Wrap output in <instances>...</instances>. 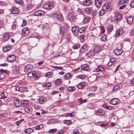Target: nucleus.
Instances as JSON below:
<instances>
[{"instance_id":"nucleus-1","label":"nucleus","mask_w":134,"mask_h":134,"mask_svg":"<svg viewBox=\"0 0 134 134\" xmlns=\"http://www.w3.org/2000/svg\"><path fill=\"white\" fill-rule=\"evenodd\" d=\"M76 16L75 14L73 12H69L68 15V19L70 21H72L76 18Z\"/></svg>"},{"instance_id":"nucleus-2","label":"nucleus","mask_w":134,"mask_h":134,"mask_svg":"<svg viewBox=\"0 0 134 134\" xmlns=\"http://www.w3.org/2000/svg\"><path fill=\"white\" fill-rule=\"evenodd\" d=\"M71 30L74 35L77 36L79 35V29L78 27L77 26H73L71 29Z\"/></svg>"},{"instance_id":"nucleus-3","label":"nucleus","mask_w":134,"mask_h":134,"mask_svg":"<svg viewBox=\"0 0 134 134\" xmlns=\"http://www.w3.org/2000/svg\"><path fill=\"white\" fill-rule=\"evenodd\" d=\"M53 18H56L59 21H62L63 19V15L61 13L53 14Z\"/></svg>"},{"instance_id":"nucleus-4","label":"nucleus","mask_w":134,"mask_h":134,"mask_svg":"<svg viewBox=\"0 0 134 134\" xmlns=\"http://www.w3.org/2000/svg\"><path fill=\"white\" fill-rule=\"evenodd\" d=\"M43 7L46 9H50L53 7V4L51 2L45 3L43 5Z\"/></svg>"},{"instance_id":"nucleus-5","label":"nucleus","mask_w":134,"mask_h":134,"mask_svg":"<svg viewBox=\"0 0 134 134\" xmlns=\"http://www.w3.org/2000/svg\"><path fill=\"white\" fill-rule=\"evenodd\" d=\"M110 3L109 2H105L104 4V5L103 6L102 9L105 11L109 9L110 6Z\"/></svg>"},{"instance_id":"nucleus-6","label":"nucleus","mask_w":134,"mask_h":134,"mask_svg":"<svg viewBox=\"0 0 134 134\" xmlns=\"http://www.w3.org/2000/svg\"><path fill=\"white\" fill-rule=\"evenodd\" d=\"M120 101L118 99L114 98L112 99L110 101V104L113 105H116L119 104Z\"/></svg>"},{"instance_id":"nucleus-7","label":"nucleus","mask_w":134,"mask_h":134,"mask_svg":"<svg viewBox=\"0 0 134 134\" xmlns=\"http://www.w3.org/2000/svg\"><path fill=\"white\" fill-rule=\"evenodd\" d=\"M16 59L15 56L13 55H10L7 57L8 61L10 62H12L14 61Z\"/></svg>"},{"instance_id":"nucleus-8","label":"nucleus","mask_w":134,"mask_h":134,"mask_svg":"<svg viewBox=\"0 0 134 134\" xmlns=\"http://www.w3.org/2000/svg\"><path fill=\"white\" fill-rule=\"evenodd\" d=\"M95 53L93 49H91L86 53V55L88 57L90 58L94 56Z\"/></svg>"},{"instance_id":"nucleus-9","label":"nucleus","mask_w":134,"mask_h":134,"mask_svg":"<svg viewBox=\"0 0 134 134\" xmlns=\"http://www.w3.org/2000/svg\"><path fill=\"white\" fill-rule=\"evenodd\" d=\"M10 37V34L9 32H6L4 34L3 36V39L5 41L8 40Z\"/></svg>"},{"instance_id":"nucleus-10","label":"nucleus","mask_w":134,"mask_h":134,"mask_svg":"<svg viewBox=\"0 0 134 134\" xmlns=\"http://www.w3.org/2000/svg\"><path fill=\"white\" fill-rule=\"evenodd\" d=\"M66 31L67 30L65 27L63 26L60 27V34L63 35V36L65 35Z\"/></svg>"},{"instance_id":"nucleus-11","label":"nucleus","mask_w":134,"mask_h":134,"mask_svg":"<svg viewBox=\"0 0 134 134\" xmlns=\"http://www.w3.org/2000/svg\"><path fill=\"white\" fill-rule=\"evenodd\" d=\"M47 100V98L44 96L42 97L39 98L38 101V103L40 104H42L44 102L46 101Z\"/></svg>"},{"instance_id":"nucleus-12","label":"nucleus","mask_w":134,"mask_h":134,"mask_svg":"<svg viewBox=\"0 0 134 134\" xmlns=\"http://www.w3.org/2000/svg\"><path fill=\"white\" fill-rule=\"evenodd\" d=\"M29 33V30L27 28H24L22 30V34L25 36H27Z\"/></svg>"},{"instance_id":"nucleus-13","label":"nucleus","mask_w":134,"mask_h":134,"mask_svg":"<svg viewBox=\"0 0 134 134\" xmlns=\"http://www.w3.org/2000/svg\"><path fill=\"white\" fill-rule=\"evenodd\" d=\"M114 19L117 21L119 20L122 17V15L119 13H115L114 15Z\"/></svg>"},{"instance_id":"nucleus-14","label":"nucleus","mask_w":134,"mask_h":134,"mask_svg":"<svg viewBox=\"0 0 134 134\" xmlns=\"http://www.w3.org/2000/svg\"><path fill=\"white\" fill-rule=\"evenodd\" d=\"M14 102L15 105L16 107H19L21 105V102L19 101L18 99L16 98L14 99Z\"/></svg>"},{"instance_id":"nucleus-15","label":"nucleus","mask_w":134,"mask_h":134,"mask_svg":"<svg viewBox=\"0 0 134 134\" xmlns=\"http://www.w3.org/2000/svg\"><path fill=\"white\" fill-rule=\"evenodd\" d=\"M123 51L122 49H119L116 48L114 51V53L115 54L118 55H119L123 52Z\"/></svg>"},{"instance_id":"nucleus-16","label":"nucleus","mask_w":134,"mask_h":134,"mask_svg":"<svg viewBox=\"0 0 134 134\" xmlns=\"http://www.w3.org/2000/svg\"><path fill=\"white\" fill-rule=\"evenodd\" d=\"M94 2L95 5L97 7H99L102 5V0H94Z\"/></svg>"},{"instance_id":"nucleus-17","label":"nucleus","mask_w":134,"mask_h":134,"mask_svg":"<svg viewBox=\"0 0 134 134\" xmlns=\"http://www.w3.org/2000/svg\"><path fill=\"white\" fill-rule=\"evenodd\" d=\"M44 12L43 11L40 10L35 12L34 13L35 15L37 16H41L43 14Z\"/></svg>"},{"instance_id":"nucleus-18","label":"nucleus","mask_w":134,"mask_h":134,"mask_svg":"<svg viewBox=\"0 0 134 134\" xmlns=\"http://www.w3.org/2000/svg\"><path fill=\"white\" fill-rule=\"evenodd\" d=\"M88 49V47L87 45H84L81 48L80 51L81 52H86Z\"/></svg>"},{"instance_id":"nucleus-19","label":"nucleus","mask_w":134,"mask_h":134,"mask_svg":"<svg viewBox=\"0 0 134 134\" xmlns=\"http://www.w3.org/2000/svg\"><path fill=\"white\" fill-rule=\"evenodd\" d=\"M33 68V65L31 64H29L27 65L25 67L24 71L25 72H27V71L29 70H31Z\"/></svg>"},{"instance_id":"nucleus-20","label":"nucleus","mask_w":134,"mask_h":134,"mask_svg":"<svg viewBox=\"0 0 134 134\" xmlns=\"http://www.w3.org/2000/svg\"><path fill=\"white\" fill-rule=\"evenodd\" d=\"M116 60V59L115 58H112L111 59H110L109 62L108 63V65L110 66L112 64H115Z\"/></svg>"},{"instance_id":"nucleus-21","label":"nucleus","mask_w":134,"mask_h":134,"mask_svg":"<svg viewBox=\"0 0 134 134\" xmlns=\"http://www.w3.org/2000/svg\"><path fill=\"white\" fill-rule=\"evenodd\" d=\"M72 75L70 73H68L65 74L64 76V77L65 79H71L72 76Z\"/></svg>"},{"instance_id":"nucleus-22","label":"nucleus","mask_w":134,"mask_h":134,"mask_svg":"<svg viewBox=\"0 0 134 134\" xmlns=\"http://www.w3.org/2000/svg\"><path fill=\"white\" fill-rule=\"evenodd\" d=\"M95 53H97L101 51V48L99 46H95L93 49Z\"/></svg>"},{"instance_id":"nucleus-23","label":"nucleus","mask_w":134,"mask_h":134,"mask_svg":"<svg viewBox=\"0 0 134 134\" xmlns=\"http://www.w3.org/2000/svg\"><path fill=\"white\" fill-rule=\"evenodd\" d=\"M11 12L13 14H17L18 13L19 11L17 8L13 7L11 9Z\"/></svg>"},{"instance_id":"nucleus-24","label":"nucleus","mask_w":134,"mask_h":134,"mask_svg":"<svg viewBox=\"0 0 134 134\" xmlns=\"http://www.w3.org/2000/svg\"><path fill=\"white\" fill-rule=\"evenodd\" d=\"M82 70L84 71H88L89 69V68L87 64H84L81 65V67Z\"/></svg>"},{"instance_id":"nucleus-25","label":"nucleus","mask_w":134,"mask_h":134,"mask_svg":"<svg viewBox=\"0 0 134 134\" xmlns=\"http://www.w3.org/2000/svg\"><path fill=\"white\" fill-rule=\"evenodd\" d=\"M123 31L121 29H118L116 31L115 35L117 37L119 36V35L123 33Z\"/></svg>"},{"instance_id":"nucleus-26","label":"nucleus","mask_w":134,"mask_h":134,"mask_svg":"<svg viewBox=\"0 0 134 134\" xmlns=\"http://www.w3.org/2000/svg\"><path fill=\"white\" fill-rule=\"evenodd\" d=\"M21 105L22 107H24L27 106L28 104V102L26 100H23L21 102Z\"/></svg>"},{"instance_id":"nucleus-27","label":"nucleus","mask_w":134,"mask_h":134,"mask_svg":"<svg viewBox=\"0 0 134 134\" xmlns=\"http://www.w3.org/2000/svg\"><path fill=\"white\" fill-rule=\"evenodd\" d=\"M96 113L99 115H102L104 114V112L103 110L102 109H100L97 110L96 112Z\"/></svg>"},{"instance_id":"nucleus-28","label":"nucleus","mask_w":134,"mask_h":134,"mask_svg":"<svg viewBox=\"0 0 134 134\" xmlns=\"http://www.w3.org/2000/svg\"><path fill=\"white\" fill-rule=\"evenodd\" d=\"M91 3L90 0H85L83 2V4L85 6H88L90 5Z\"/></svg>"},{"instance_id":"nucleus-29","label":"nucleus","mask_w":134,"mask_h":134,"mask_svg":"<svg viewBox=\"0 0 134 134\" xmlns=\"http://www.w3.org/2000/svg\"><path fill=\"white\" fill-rule=\"evenodd\" d=\"M90 17L87 16L84 18L83 21V22L84 23H88L91 20Z\"/></svg>"},{"instance_id":"nucleus-30","label":"nucleus","mask_w":134,"mask_h":134,"mask_svg":"<svg viewBox=\"0 0 134 134\" xmlns=\"http://www.w3.org/2000/svg\"><path fill=\"white\" fill-rule=\"evenodd\" d=\"M133 21V17L131 16H129L127 19V22L129 24L132 23Z\"/></svg>"},{"instance_id":"nucleus-31","label":"nucleus","mask_w":134,"mask_h":134,"mask_svg":"<svg viewBox=\"0 0 134 134\" xmlns=\"http://www.w3.org/2000/svg\"><path fill=\"white\" fill-rule=\"evenodd\" d=\"M33 130L32 129L28 128L25 130L24 132L26 133L29 134L33 132Z\"/></svg>"},{"instance_id":"nucleus-32","label":"nucleus","mask_w":134,"mask_h":134,"mask_svg":"<svg viewBox=\"0 0 134 134\" xmlns=\"http://www.w3.org/2000/svg\"><path fill=\"white\" fill-rule=\"evenodd\" d=\"M13 69L14 71H15L16 73H18L20 70V68L18 66H14L13 67Z\"/></svg>"},{"instance_id":"nucleus-33","label":"nucleus","mask_w":134,"mask_h":134,"mask_svg":"<svg viewBox=\"0 0 134 134\" xmlns=\"http://www.w3.org/2000/svg\"><path fill=\"white\" fill-rule=\"evenodd\" d=\"M120 88V87L119 86L116 85L114 86L112 90V92H114L117 90H119Z\"/></svg>"},{"instance_id":"nucleus-34","label":"nucleus","mask_w":134,"mask_h":134,"mask_svg":"<svg viewBox=\"0 0 134 134\" xmlns=\"http://www.w3.org/2000/svg\"><path fill=\"white\" fill-rule=\"evenodd\" d=\"M80 47V44L79 43H74L72 46V47L74 49L79 48Z\"/></svg>"},{"instance_id":"nucleus-35","label":"nucleus","mask_w":134,"mask_h":134,"mask_svg":"<svg viewBox=\"0 0 134 134\" xmlns=\"http://www.w3.org/2000/svg\"><path fill=\"white\" fill-rule=\"evenodd\" d=\"M36 73V72L35 71L30 72L28 73V76L29 77H32L34 76Z\"/></svg>"},{"instance_id":"nucleus-36","label":"nucleus","mask_w":134,"mask_h":134,"mask_svg":"<svg viewBox=\"0 0 134 134\" xmlns=\"http://www.w3.org/2000/svg\"><path fill=\"white\" fill-rule=\"evenodd\" d=\"M104 70V68L102 66L100 65L98 66L97 68L96 69V71L97 72L100 71H102Z\"/></svg>"},{"instance_id":"nucleus-37","label":"nucleus","mask_w":134,"mask_h":134,"mask_svg":"<svg viewBox=\"0 0 134 134\" xmlns=\"http://www.w3.org/2000/svg\"><path fill=\"white\" fill-rule=\"evenodd\" d=\"M86 30V28L84 27H82L79 29V34L84 32Z\"/></svg>"},{"instance_id":"nucleus-38","label":"nucleus","mask_w":134,"mask_h":134,"mask_svg":"<svg viewBox=\"0 0 134 134\" xmlns=\"http://www.w3.org/2000/svg\"><path fill=\"white\" fill-rule=\"evenodd\" d=\"M10 48V45L7 46L5 47H3V50L4 52H6L9 51Z\"/></svg>"},{"instance_id":"nucleus-39","label":"nucleus","mask_w":134,"mask_h":134,"mask_svg":"<svg viewBox=\"0 0 134 134\" xmlns=\"http://www.w3.org/2000/svg\"><path fill=\"white\" fill-rule=\"evenodd\" d=\"M84 83L83 82H81L79 83L77 85V88L79 89H81L84 86Z\"/></svg>"},{"instance_id":"nucleus-40","label":"nucleus","mask_w":134,"mask_h":134,"mask_svg":"<svg viewBox=\"0 0 134 134\" xmlns=\"http://www.w3.org/2000/svg\"><path fill=\"white\" fill-rule=\"evenodd\" d=\"M113 26L111 25H109L108 26L107 28V31L108 32L110 33L113 30Z\"/></svg>"},{"instance_id":"nucleus-41","label":"nucleus","mask_w":134,"mask_h":134,"mask_svg":"<svg viewBox=\"0 0 134 134\" xmlns=\"http://www.w3.org/2000/svg\"><path fill=\"white\" fill-rule=\"evenodd\" d=\"M24 110L26 112L29 113L32 111V109L31 107H26L24 109Z\"/></svg>"},{"instance_id":"nucleus-42","label":"nucleus","mask_w":134,"mask_h":134,"mask_svg":"<svg viewBox=\"0 0 134 134\" xmlns=\"http://www.w3.org/2000/svg\"><path fill=\"white\" fill-rule=\"evenodd\" d=\"M43 126L42 124H40L36 126L35 127V129L36 130H39L43 128Z\"/></svg>"},{"instance_id":"nucleus-43","label":"nucleus","mask_w":134,"mask_h":134,"mask_svg":"<svg viewBox=\"0 0 134 134\" xmlns=\"http://www.w3.org/2000/svg\"><path fill=\"white\" fill-rule=\"evenodd\" d=\"M78 101L81 104L83 103H86L87 102V100L86 99L83 100L81 98L78 99H77Z\"/></svg>"},{"instance_id":"nucleus-44","label":"nucleus","mask_w":134,"mask_h":134,"mask_svg":"<svg viewBox=\"0 0 134 134\" xmlns=\"http://www.w3.org/2000/svg\"><path fill=\"white\" fill-rule=\"evenodd\" d=\"M75 89V88L73 86H69L68 88V90L69 92H73Z\"/></svg>"},{"instance_id":"nucleus-45","label":"nucleus","mask_w":134,"mask_h":134,"mask_svg":"<svg viewBox=\"0 0 134 134\" xmlns=\"http://www.w3.org/2000/svg\"><path fill=\"white\" fill-rule=\"evenodd\" d=\"M25 8L27 11L30 10L32 8L31 4H26Z\"/></svg>"},{"instance_id":"nucleus-46","label":"nucleus","mask_w":134,"mask_h":134,"mask_svg":"<svg viewBox=\"0 0 134 134\" xmlns=\"http://www.w3.org/2000/svg\"><path fill=\"white\" fill-rule=\"evenodd\" d=\"M61 83V79H57L55 81V83L56 85H58Z\"/></svg>"},{"instance_id":"nucleus-47","label":"nucleus","mask_w":134,"mask_h":134,"mask_svg":"<svg viewBox=\"0 0 134 134\" xmlns=\"http://www.w3.org/2000/svg\"><path fill=\"white\" fill-rule=\"evenodd\" d=\"M86 77V76L85 75H80L77 76V77L78 78L81 79H85Z\"/></svg>"},{"instance_id":"nucleus-48","label":"nucleus","mask_w":134,"mask_h":134,"mask_svg":"<svg viewBox=\"0 0 134 134\" xmlns=\"http://www.w3.org/2000/svg\"><path fill=\"white\" fill-rule=\"evenodd\" d=\"M20 92H23L25 91H26L27 90V87H20Z\"/></svg>"},{"instance_id":"nucleus-49","label":"nucleus","mask_w":134,"mask_h":134,"mask_svg":"<svg viewBox=\"0 0 134 134\" xmlns=\"http://www.w3.org/2000/svg\"><path fill=\"white\" fill-rule=\"evenodd\" d=\"M51 67L52 68L56 69L59 70H63V68L61 66H51Z\"/></svg>"},{"instance_id":"nucleus-50","label":"nucleus","mask_w":134,"mask_h":134,"mask_svg":"<svg viewBox=\"0 0 134 134\" xmlns=\"http://www.w3.org/2000/svg\"><path fill=\"white\" fill-rule=\"evenodd\" d=\"M64 129H62L59 130L57 132V133L58 134H62L64 132Z\"/></svg>"},{"instance_id":"nucleus-51","label":"nucleus","mask_w":134,"mask_h":134,"mask_svg":"<svg viewBox=\"0 0 134 134\" xmlns=\"http://www.w3.org/2000/svg\"><path fill=\"white\" fill-rule=\"evenodd\" d=\"M127 0H120L119 2V5H122L127 2Z\"/></svg>"},{"instance_id":"nucleus-52","label":"nucleus","mask_w":134,"mask_h":134,"mask_svg":"<svg viewBox=\"0 0 134 134\" xmlns=\"http://www.w3.org/2000/svg\"><path fill=\"white\" fill-rule=\"evenodd\" d=\"M71 121L70 120H65L64 121V123L68 125H70L71 123Z\"/></svg>"},{"instance_id":"nucleus-53","label":"nucleus","mask_w":134,"mask_h":134,"mask_svg":"<svg viewBox=\"0 0 134 134\" xmlns=\"http://www.w3.org/2000/svg\"><path fill=\"white\" fill-rule=\"evenodd\" d=\"M106 37L105 35H104L101 38V41H106Z\"/></svg>"},{"instance_id":"nucleus-54","label":"nucleus","mask_w":134,"mask_h":134,"mask_svg":"<svg viewBox=\"0 0 134 134\" xmlns=\"http://www.w3.org/2000/svg\"><path fill=\"white\" fill-rule=\"evenodd\" d=\"M57 130L56 129H54L49 130V132L50 133H53L57 131Z\"/></svg>"},{"instance_id":"nucleus-55","label":"nucleus","mask_w":134,"mask_h":134,"mask_svg":"<svg viewBox=\"0 0 134 134\" xmlns=\"http://www.w3.org/2000/svg\"><path fill=\"white\" fill-rule=\"evenodd\" d=\"M52 72H48L46 73V76H47L48 77H49L52 76Z\"/></svg>"},{"instance_id":"nucleus-56","label":"nucleus","mask_w":134,"mask_h":134,"mask_svg":"<svg viewBox=\"0 0 134 134\" xmlns=\"http://www.w3.org/2000/svg\"><path fill=\"white\" fill-rule=\"evenodd\" d=\"M100 29L101 33L103 34L105 31L104 28L103 26H101L100 27Z\"/></svg>"},{"instance_id":"nucleus-57","label":"nucleus","mask_w":134,"mask_h":134,"mask_svg":"<svg viewBox=\"0 0 134 134\" xmlns=\"http://www.w3.org/2000/svg\"><path fill=\"white\" fill-rule=\"evenodd\" d=\"M51 85V83L50 82H47L44 85V87H49Z\"/></svg>"},{"instance_id":"nucleus-58","label":"nucleus","mask_w":134,"mask_h":134,"mask_svg":"<svg viewBox=\"0 0 134 134\" xmlns=\"http://www.w3.org/2000/svg\"><path fill=\"white\" fill-rule=\"evenodd\" d=\"M66 116H67L73 117L74 116V115L72 114V113H68L67 114Z\"/></svg>"},{"instance_id":"nucleus-59","label":"nucleus","mask_w":134,"mask_h":134,"mask_svg":"<svg viewBox=\"0 0 134 134\" xmlns=\"http://www.w3.org/2000/svg\"><path fill=\"white\" fill-rule=\"evenodd\" d=\"M27 22L24 20H23V23L21 25L22 26H24L27 24Z\"/></svg>"},{"instance_id":"nucleus-60","label":"nucleus","mask_w":134,"mask_h":134,"mask_svg":"<svg viewBox=\"0 0 134 134\" xmlns=\"http://www.w3.org/2000/svg\"><path fill=\"white\" fill-rule=\"evenodd\" d=\"M104 13V12L103 10H101L99 12V14L100 15H102Z\"/></svg>"},{"instance_id":"nucleus-61","label":"nucleus","mask_w":134,"mask_h":134,"mask_svg":"<svg viewBox=\"0 0 134 134\" xmlns=\"http://www.w3.org/2000/svg\"><path fill=\"white\" fill-rule=\"evenodd\" d=\"M130 6L131 8H134V0L130 3Z\"/></svg>"},{"instance_id":"nucleus-62","label":"nucleus","mask_w":134,"mask_h":134,"mask_svg":"<svg viewBox=\"0 0 134 134\" xmlns=\"http://www.w3.org/2000/svg\"><path fill=\"white\" fill-rule=\"evenodd\" d=\"M108 124V123H102L101 124V126L102 127H105L106 126H107Z\"/></svg>"},{"instance_id":"nucleus-63","label":"nucleus","mask_w":134,"mask_h":134,"mask_svg":"<svg viewBox=\"0 0 134 134\" xmlns=\"http://www.w3.org/2000/svg\"><path fill=\"white\" fill-rule=\"evenodd\" d=\"M80 36V38L81 40H82V41H83L84 38H85V36L83 35H79Z\"/></svg>"},{"instance_id":"nucleus-64","label":"nucleus","mask_w":134,"mask_h":134,"mask_svg":"<svg viewBox=\"0 0 134 134\" xmlns=\"http://www.w3.org/2000/svg\"><path fill=\"white\" fill-rule=\"evenodd\" d=\"M73 134H81L78 130H76L75 131H73Z\"/></svg>"}]
</instances>
